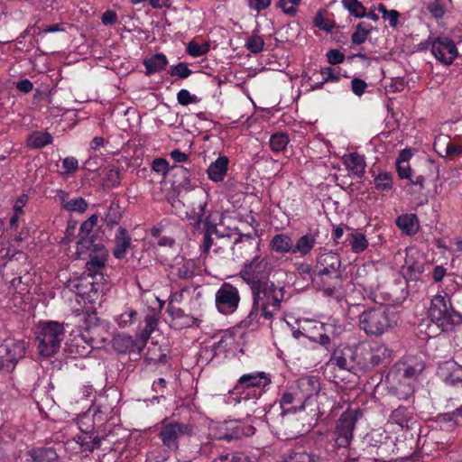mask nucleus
Listing matches in <instances>:
<instances>
[{
  "label": "nucleus",
  "mask_w": 462,
  "mask_h": 462,
  "mask_svg": "<svg viewBox=\"0 0 462 462\" xmlns=\"http://www.w3.org/2000/svg\"><path fill=\"white\" fill-rule=\"evenodd\" d=\"M63 208L68 211L82 213L87 209L88 204L82 198H76L69 200H63Z\"/></svg>",
  "instance_id": "a18cd8bd"
},
{
  "label": "nucleus",
  "mask_w": 462,
  "mask_h": 462,
  "mask_svg": "<svg viewBox=\"0 0 462 462\" xmlns=\"http://www.w3.org/2000/svg\"><path fill=\"white\" fill-rule=\"evenodd\" d=\"M320 328L324 330V333L319 334L318 337H310V339L313 342L319 343V345L325 346L328 349L331 344V338L327 334L328 330L326 328V326L324 324H320Z\"/></svg>",
  "instance_id": "864d4df0"
},
{
  "label": "nucleus",
  "mask_w": 462,
  "mask_h": 462,
  "mask_svg": "<svg viewBox=\"0 0 462 462\" xmlns=\"http://www.w3.org/2000/svg\"><path fill=\"white\" fill-rule=\"evenodd\" d=\"M366 88V82L361 79L355 78L351 81V89L358 97H361L365 92Z\"/></svg>",
  "instance_id": "6e6d98bb"
},
{
  "label": "nucleus",
  "mask_w": 462,
  "mask_h": 462,
  "mask_svg": "<svg viewBox=\"0 0 462 462\" xmlns=\"http://www.w3.org/2000/svg\"><path fill=\"white\" fill-rule=\"evenodd\" d=\"M301 0H277V6L291 16H294L297 13V7Z\"/></svg>",
  "instance_id": "09e8293b"
},
{
  "label": "nucleus",
  "mask_w": 462,
  "mask_h": 462,
  "mask_svg": "<svg viewBox=\"0 0 462 462\" xmlns=\"http://www.w3.org/2000/svg\"><path fill=\"white\" fill-rule=\"evenodd\" d=\"M428 11L436 19H441L445 14V7L441 4L440 0H434L430 3L427 6Z\"/></svg>",
  "instance_id": "3c124183"
},
{
  "label": "nucleus",
  "mask_w": 462,
  "mask_h": 462,
  "mask_svg": "<svg viewBox=\"0 0 462 462\" xmlns=\"http://www.w3.org/2000/svg\"><path fill=\"white\" fill-rule=\"evenodd\" d=\"M445 420L453 421L455 425H462V404L451 412L444 414Z\"/></svg>",
  "instance_id": "bf43d9fd"
},
{
  "label": "nucleus",
  "mask_w": 462,
  "mask_h": 462,
  "mask_svg": "<svg viewBox=\"0 0 462 462\" xmlns=\"http://www.w3.org/2000/svg\"><path fill=\"white\" fill-rule=\"evenodd\" d=\"M365 359L367 363V370H370L377 365L387 364L392 356V350L384 345H380L375 347H365Z\"/></svg>",
  "instance_id": "f3484780"
},
{
  "label": "nucleus",
  "mask_w": 462,
  "mask_h": 462,
  "mask_svg": "<svg viewBox=\"0 0 462 462\" xmlns=\"http://www.w3.org/2000/svg\"><path fill=\"white\" fill-rule=\"evenodd\" d=\"M313 23L316 27L327 32H330L335 27V23L326 19L320 11L316 14Z\"/></svg>",
  "instance_id": "de8ad7c7"
},
{
  "label": "nucleus",
  "mask_w": 462,
  "mask_h": 462,
  "mask_svg": "<svg viewBox=\"0 0 462 462\" xmlns=\"http://www.w3.org/2000/svg\"><path fill=\"white\" fill-rule=\"evenodd\" d=\"M152 168L157 173L165 176L169 171V163L165 159L157 158L152 162Z\"/></svg>",
  "instance_id": "5fc2aeb1"
},
{
  "label": "nucleus",
  "mask_w": 462,
  "mask_h": 462,
  "mask_svg": "<svg viewBox=\"0 0 462 462\" xmlns=\"http://www.w3.org/2000/svg\"><path fill=\"white\" fill-rule=\"evenodd\" d=\"M345 164L346 169L358 178H362L364 176L366 164L363 155H360L357 152L350 153L346 158Z\"/></svg>",
  "instance_id": "bb28decb"
},
{
  "label": "nucleus",
  "mask_w": 462,
  "mask_h": 462,
  "mask_svg": "<svg viewBox=\"0 0 462 462\" xmlns=\"http://www.w3.org/2000/svg\"><path fill=\"white\" fill-rule=\"evenodd\" d=\"M374 186L377 190L389 191L393 189V176L390 172H381L374 178Z\"/></svg>",
  "instance_id": "37998d69"
},
{
  "label": "nucleus",
  "mask_w": 462,
  "mask_h": 462,
  "mask_svg": "<svg viewBox=\"0 0 462 462\" xmlns=\"http://www.w3.org/2000/svg\"><path fill=\"white\" fill-rule=\"evenodd\" d=\"M270 249L277 254H293V242L287 234H277L270 241Z\"/></svg>",
  "instance_id": "b1692460"
},
{
  "label": "nucleus",
  "mask_w": 462,
  "mask_h": 462,
  "mask_svg": "<svg viewBox=\"0 0 462 462\" xmlns=\"http://www.w3.org/2000/svg\"><path fill=\"white\" fill-rule=\"evenodd\" d=\"M396 226L406 235H415L419 230V219L415 214H404L396 218Z\"/></svg>",
  "instance_id": "393cba45"
},
{
  "label": "nucleus",
  "mask_w": 462,
  "mask_h": 462,
  "mask_svg": "<svg viewBox=\"0 0 462 462\" xmlns=\"http://www.w3.org/2000/svg\"><path fill=\"white\" fill-rule=\"evenodd\" d=\"M372 31V25L366 23H359L351 36L352 42L357 45L364 43Z\"/></svg>",
  "instance_id": "a19ab883"
},
{
  "label": "nucleus",
  "mask_w": 462,
  "mask_h": 462,
  "mask_svg": "<svg viewBox=\"0 0 462 462\" xmlns=\"http://www.w3.org/2000/svg\"><path fill=\"white\" fill-rule=\"evenodd\" d=\"M396 169L398 172V176L401 179H411V169L409 163H403L402 162H396Z\"/></svg>",
  "instance_id": "680f3d73"
},
{
  "label": "nucleus",
  "mask_w": 462,
  "mask_h": 462,
  "mask_svg": "<svg viewBox=\"0 0 462 462\" xmlns=\"http://www.w3.org/2000/svg\"><path fill=\"white\" fill-rule=\"evenodd\" d=\"M429 317L442 331H450L462 322V316L453 310L450 299L439 294L431 300Z\"/></svg>",
  "instance_id": "7ed1b4c3"
},
{
  "label": "nucleus",
  "mask_w": 462,
  "mask_h": 462,
  "mask_svg": "<svg viewBox=\"0 0 462 462\" xmlns=\"http://www.w3.org/2000/svg\"><path fill=\"white\" fill-rule=\"evenodd\" d=\"M319 236V229H315L300 236L295 245H293V254H299L300 256L308 255L315 247Z\"/></svg>",
  "instance_id": "412c9836"
},
{
  "label": "nucleus",
  "mask_w": 462,
  "mask_h": 462,
  "mask_svg": "<svg viewBox=\"0 0 462 462\" xmlns=\"http://www.w3.org/2000/svg\"><path fill=\"white\" fill-rule=\"evenodd\" d=\"M349 245L353 253L360 254L368 247V241L364 234L352 232L350 234Z\"/></svg>",
  "instance_id": "ea45409f"
},
{
  "label": "nucleus",
  "mask_w": 462,
  "mask_h": 462,
  "mask_svg": "<svg viewBox=\"0 0 462 462\" xmlns=\"http://www.w3.org/2000/svg\"><path fill=\"white\" fill-rule=\"evenodd\" d=\"M305 408V402L294 385L289 387L281 396L279 405L273 404L266 411V419L273 422L283 423L289 413H295Z\"/></svg>",
  "instance_id": "423d86ee"
},
{
  "label": "nucleus",
  "mask_w": 462,
  "mask_h": 462,
  "mask_svg": "<svg viewBox=\"0 0 462 462\" xmlns=\"http://www.w3.org/2000/svg\"><path fill=\"white\" fill-rule=\"evenodd\" d=\"M251 10L260 13L271 5L272 0H247Z\"/></svg>",
  "instance_id": "052dcab7"
},
{
  "label": "nucleus",
  "mask_w": 462,
  "mask_h": 462,
  "mask_svg": "<svg viewBox=\"0 0 462 462\" xmlns=\"http://www.w3.org/2000/svg\"><path fill=\"white\" fill-rule=\"evenodd\" d=\"M252 308L248 315L240 322V327L248 328L260 324L261 319L270 320L281 310L284 298V288L277 287L273 282L263 281L250 287Z\"/></svg>",
  "instance_id": "f257e3e1"
},
{
  "label": "nucleus",
  "mask_w": 462,
  "mask_h": 462,
  "mask_svg": "<svg viewBox=\"0 0 462 462\" xmlns=\"http://www.w3.org/2000/svg\"><path fill=\"white\" fill-rule=\"evenodd\" d=\"M131 238L125 228L119 227L115 236L114 255L121 259L125 257L130 246Z\"/></svg>",
  "instance_id": "a878e982"
},
{
  "label": "nucleus",
  "mask_w": 462,
  "mask_h": 462,
  "mask_svg": "<svg viewBox=\"0 0 462 462\" xmlns=\"http://www.w3.org/2000/svg\"><path fill=\"white\" fill-rule=\"evenodd\" d=\"M390 392L399 400H408L414 393V383L402 379L390 387Z\"/></svg>",
  "instance_id": "2f4dec72"
},
{
  "label": "nucleus",
  "mask_w": 462,
  "mask_h": 462,
  "mask_svg": "<svg viewBox=\"0 0 462 462\" xmlns=\"http://www.w3.org/2000/svg\"><path fill=\"white\" fill-rule=\"evenodd\" d=\"M64 337L65 331L62 324L55 321L42 324L37 337L38 351L41 356L48 358L58 353Z\"/></svg>",
  "instance_id": "20e7f679"
},
{
  "label": "nucleus",
  "mask_w": 462,
  "mask_h": 462,
  "mask_svg": "<svg viewBox=\"0 0 462 462\" xmlns=\"http://www.w3.org/2000/svg\"><path fill=\"white\" fill-rule=\"evenodd\" d=\"M272 383L271 376L264 372H254L243 374L237 381L232 390V393H244L243 399L247 400L249 395L254 398H260L264 392V388Z\"/></svg>",
  "instance_id": "0eeeda50"
},
{
  "label": "nucleus",
  "mask_w": 462,
  "mask_h": 462,
  "mask_svg": "<svg viewBox=\"0 0 462 462\" xmlns=\"http://www.w3.org/2000/svg\"><path fill=\"white\" fill-rule=\"evenodd\" d=\"M240 300L238 289L231 283L224 282L216 292L215 305L221 314L229 315L237 310Z\"/></svg>",
  "instance_id": "9b49d317"
},
{
  "label": "nucleus",
  "mask_w": 462,
  "mask_h": 462,
  "mask_svg": "<svg viewBox=\"0 0 462 462\" xmlns=\"http://www.w3.org/2000/svg\"><path fill=\"white\" fill-rule=\"evenodd\" d=\"M356 421L357 412L356 411H346L340 415L333 432L337 447L346 448L350 445Z\"/></svg>",
  "instance_id": "9d476101"
},
{
  "label": "nucleus",
  "mask_w": 462,
  "mask_h": 462,
  "mask_svg": "<svg viewBox=\"0 0 462 462\" xmlns=\"http://www.w3.org/2000/svg\"><path fill=\"white\" fill-rule=\"evenodd\" d=\"M177 98L179 103L183 106L199 102V98L196 96L191 95L187 89L180 90L177 95Z\"/></svg>",
  "instance_id": "603ef678"
},
{
  "label": "nucleus",
  "mask_w": 462,
  "mask_h": 462,
  "mask_svg": "<svg viewBox=\"0 0 462 462\" xmlns=\"http://www.w3.org/2000/svg\"><path fill=\"white\" fill-rule=\"evenodd\" d=\"M79 429L86 434L91 433L94 430L95 422L90 411L79 415L77 419Z\"/></svg>",
  "instance_id": "c03bdc74"
},
{
  "label": "nucleus",
  "mask_w": 462,
  "mask_h": 462,
  "mask_svg": "<svg viewBox=\"0 0 462 462\" xmlns=\"http://www.w3.org/2000/svg\"><path fill=\"white\" fill-rule=\"evenodd\" d=\"M26 343L23 340L7 338L0 345V372L9 373L23 358Z\"/></svg>",
  "instance_id": "6e6552de"
},
{
  "label": "nucleus",
  "mask_w": 462,
  "mask_h": 462,
  "mask_svg": "<svg viewBox=\"0 0 462 462\" xmlns=\"http://www.w3.org/2000/svg\"><path fill=\"white\" fill-rule=\"evenodd\" d=\"M390 316V311L384 307L368 309L359 315V328L367 336H382L393 326Z\"/></svg>",
  "instance_id": "39448f33"
},
{
  "label": "nucleus",
  "mask_w": 462,
  "mask_h": 462,
  "mask_svg": "<svg viewBox=\"0 0 462 462\" xmlns=\"http://www.w3.org/2000/svg\"><path fill=\"white\" fill-rule=\"evenodd\" d=\"M437 374L447 384L462 383V365L454 360H448L440 364Z\"/></svg>",
  "instance_id": "2eb2a0df"
},
{
  "label": "nucleus",
  "mask_w": 462,
  "mask_h": 462,
  "mask_svg": "<svg viewBox=\"0 0 462 462\" xmlns=\"http://www.w3.org/2000/svg\"><path fill=\"white\" fill-rule=\"evenodd\" d=\"M52 142V137L48 132H33L27 138V145L33 149L42 148Z\"/></svg>",
  "instance_id": "c9c22d12"
},
{
  "label": "nucleus",
  "mask_w": 462,
  "mask_h": 462,
  "mask_svg": "<svg viewBox=\"0 0 462 462\" xmlns=\"http://www.w3.org/2000/svg\"><path fill=\"white\" fill-rule=\"evenodd\" d=\"M136 319L137 311L131 308L126 309L124 312L116 315L114 318L115 322L121 328L131 326Z\"/></svg>",
  "instance_id": "58836bf2"
},
{
  "label": "nucleus",
  "mask_w": 462,
  "mask_h": 462,
  "mask_svg": "<svg viewBox=\"0 0 462 462\" xmlns=\"http://www.w3.org/2000/svg\"><path fill=\"white\" fill-rule=\"evenodd\" d=\"M228 164L227 156H219L207 170L208 179L214 182L223 181L228 171Z\"/></svg>",
  "instance_id": "4be33fe9"
},
{
  "label": "nucleus",
  "mask_w": 462,
  "mask_h": 462,
  "mask_svg": "<svg viewBox=\"0 0 462 462\" xmlns=\"http://www.w3.org/2000/svg\"><path fill=\"white\" fill-rule=\"evenodd\" d=\"M233 341V337L226 331H218L204 339V359L213 358L220 353H225Z\"/></svg>",
  "instance_id": "4468645a"
},
{
  "label": "nucleus",
  "mask_w": 462,
  "mask_h": 462,
  "mask_svg": "<svg viewBox=\"0 0 462 462\" xmlns=\"http://www.w3.org/2000/svg\"><path fill=\"white\" fill-rule=\"evenodd\" d=\"M446 154L449 157H456L462 154V147L455 143L449 142L446 147Z\"/></svg>",
  "instance_id": "0e129e2a"
},
{
  "label": "nucleus",
  "mask_w": 462,
  "mask_h": 462,
  "mask_svg": "<svg viewBox=\"0 0 462 462\" xmlns=\"http://www.w3.org/2000/svg\"><path fill=\"white\" fill-rule=\"evenodd\" d=\"M191 69H189L188 64L180 62L175 66L171 67L169 73L172 77H178L180 79H187L191 74Z\"/></svg>",
  "instance_id": "8fccbe9b"
},
{
  "label": "nucleus",
  "mask_w": 462,
  "mask_h": 462,
  "mask_svg": "<svg viewBox=\"0 0 462 462\" xmlns=\"http://www.w3.org/2000/svg\"><path fill=\"white\" fill-rule=\"evenodd\" d=\"M207 426L208 433L207 438L209 439H224L226 440V434L225 431V421H214L210 419L204 420V427Z\"/></svg>",
  "instance_id": "72a5a7b5"
},
{
  "label": "nucleus",
  "mask_w": 462,
  "mask_h": 462,
  "mask_svg": "<svg viewBox=\"0 0 462 462\" xmlns=\"http://www.w3.org/2000/svg\"><path fill=\"white\" fill-rule=\"evenodd\" d=\"M246 49L254 54L261 52L264 47V41L259 35H252L245 42Z\"/></svg>",
  "instance_id": "49530a36"
},
{
  "label": "nucleus",
  "mask_w": 462,
  "mask_h": 462,
  "mask_svg": "<svg viewBox=\"0 0 462 462\" xmlns=\"http://www.w3.org/2000/svg\"><path fill=\"white\" fill-rule=\"evenodd\" d=\"M402 373L401 374V379L414 382L416 381L419 374L424 370L425 365L422 362H415L414 364H404Z\"/></svg>",
  "instance_id": "e433bc0d"
},
{
  "label": "nucleus",
  "mask_w": 462,
  "mask_h": 462,
  "mask_svg": "<svg viewBox=\"0 0 462 462\" xmlns=\"http://www.w3.org/2000/svg\"><path fill=\"white\" fill-rule=\"evenodd\" d=\"M315 268L312 282H316L327 296H333L341 282L340 271H332L330 268L321 265L320 267L315 266Z\"/></svg>",
  "instance_id": "f8f14e48"
},
{
  "label": "nucleus",
  "mask_w": 462,
  "mask_h": 462,
  "mask_svg": "<svg viewBox=\"0 0 462 462\" xmlns=\"http://www.w3.org/2000/svg\"><path fill=\"white\" fill-rule=\"evenodd\" d=\"M117 15L112 10L106 11L101 17V21L105 25L113 24L116 22Z\"/></svg>",
  "instance_id": "774afa93"
},
{
  "label": "nucleus",
  "mask_w": 462,
  "mask_h": 462,
  "mask_svg": "<svg viewBox=\"0 0 462 462\" xmlns=\"http://www.w3.org/2000/svg\"><path fill=\"white\" fill-rule=\"evenodd\" d=\"M186 430L187 427L184 425L170 423L162 428L160 438L165 446L170 448H176L179 437L184 434Z\"/></svg>",
  "instance_id": "aec40b11"
},
{
  "label": "nucleus",
  "mask_w": 462,
  "mask_h": 462,
  "mask_svg": "<svg viewBox=\"0 0 462 462\" xmlns=\"http://www.w3.org/2000/svg\"><path fill=\"white\" fill-rule=\"evenodd\" d=\"M28 201V197L25 194L21 195L14 204V212L23 215V208Z\"/></svg>",
  "instance_id": "338daca9"
},
{
  "label": "nucleus",
  "mask_w": 462,
  "mask_h": 462,
  "mask_svg": "<svg viewBox=\"0 0 462 462\" xmlns=\"http://www.w3.org/2000/svg\"><path fill=\"white\" fill-rule=\"evenodd\" d=\"M224 430L226 433V441L252 436L255 431V429L253 426L247 425L241 420H226Z\"/></svg>",
  "instance_id": "a211bd4d"
},
{
  "label": "nucleus",
  "mask_w": 462,
  "mask_h": 462,
  "mask_svg": "<svg viewBox=\"0 0 462 462\" xmlns=\"http://www.w3.org/2000/svg\"><path fill=\"white\" fill-rule=\"evenodd\" d=\"M326 56H327L328 63H330L331 65L340 64L345 60L344 54L341 51H339L338 50H335V49L329 50L327 52Z\"/></svg>",
  "instance_id": "4d7b16f0"
},
{
  "label": "nucleus",
  "mask_w": 462,
  "mask_h": 462,
  "mask_svg": "<svg viewBox=\"0 0 462 462\" xmlns=\"http://www.w3.org/2000/svg\"><path fill=\"white\" fill-rule=\"evenodd\" d=\"M120 173L116 169H110L106 173V182L108 185L116 186L119 183Z\"/></svg>",
  "instance_id": "69168bd1"
},
{
  "label": "nucleus",
  "mask_w": 462,
  "mask_h": 462,
  "mask_svg": "<svg viewBox=\"0 0 462 462\" xmlns=\"http://www.w3.org/2000/svg\"><path fill=\"white\" fill-rule=\"evenodd\" d=\"M23 462H59L58 455L52 448H33L23 457Z\"/></svg>",
  "instance_id": "5701e85b"
},
{
  "label": "nucleus",
  "mask_w": 462,
  "mask_h": 462,
  "mask_svg": "<svg viewBox=\"0 0 462 462\" xmlns=\"http://www.w3.org/2000/svg\"><path fill=\"white\" fill-rule=\"evenodd\" d=\"M289 142V135L281 132L271 135L269 144L273 152H281L286 149Z\"/></svg>",
  "instance_id": "4c0bfd02"
},
{
  "label": "nucleus",
  "mask_w": 462,
  "mask_h": 462,
  "mask_svg": "<svg viewBox=\"0 0 462 462\" xmlns=\"http://www.w3.org/2000/svg\"><path fill=\"white\" fill-rule=\"evenodd\" d=\"M344 7L356 18H363L366 15V9L358 0H342Z\"/></svg>",
  "instance_id": "79ce46f5"
},
{
  "label": "nucleus",
  "mask_w": 462,
  "mask_h": 462,
  "mask_svg": "<svg viewBox=\"0 0 462 462\" xmlns=\"http://www.w3.org/2000/svg\"><path fill=\"white\" fill-rule=\"evenodd\" d=\"M365 346H339L334 349L328 365L337 366L340 370L348 371L354 374L367 371Z\"/></svg>",
  "instance_id": "f03ea898"
},
{
  "label": "nucleus",
  "mask_w": 462,
  "mask_h": 462,
  "mask_svg": "<svg viewBox=\"0 0 462 462\" xmlns=\"http://www.w3.org/2000/svg\"><path fill=\"white\" fill-rule=\"evenodd\" d=\"M68 288L75 294L84 297L94 290V284L89 281V277H80L70 279L68 282Z\"/></svg>",
  "instance_id": "cd10ccee"
},
{
  "label": "nucleus",
  "mask_w": 462,
  "mask_h": 462,
  "mask_svg": "<svg viewBox=\"0 0 462 462\" xmlns=\"http://www.w3.org/2000/svg\"><path fill=\"white\" fill-rule=\"evenodd\" d=\"M158 319V315L155 313L147 315L144 319L143 327L139 328V332L136 334V337L140 339L143 346L146 345V342L152 333L156 329Z\"/></svg>",
  "instance_id": "c85d7f7f"
},
{
  "label": "nucleus",
  "mask_w": 462,
  "mask_h": 462,
  "mask_svg": "<svg viewBox=\"0 0 462 462\" xmlns=\"http://www.w3.org/2000/svg\"><path fill=\"white\" fill-rule=\"evenodd\" d=\"M404 274L411 281H418L420 274L424 272V263L420 261H415L411 256L405 259V265L402 267Z\"/></svg>",
  "instance_id": "7c9ffc66"
},
{
  "label": "nucleus",
  "mask_w": 462,
  "mask_h": 462,
  "mask_svg": "<svg viewBox=\"0 0 462 462\" xmlns=\"http://www.w3.org/2000/svg\"><path fill=\"white\" fill-rule=\"evenodd\" d=\"M62 167L66 173L75 171L79 167V162L74 157H66L62 162Z\"/></svg>",
  "instance_id": "e2e57ef3"
},
{
  "label": "nucleus",
  "mask_w": 462,
  "mask_h": 462,
  "mask_svg": "<svg viewBox=\"0 0 462 462\" xmlns=\"http://www.w3.org/2000/svg\"><path fill=\"white\" fill-rule=\"evenodd\" d=\"M294 387L302 395V400L306 402L310 398L319 393L320 383L316 376H305L300 378L294 384Z\"/></svg>",
  "instance_id": "6ab92c4d"
},
{
  "label": "nucleus",
  "mask_w": 462,
  "mask_h": 462,
  "mask_svg": "<svg viewBox=\"0 0 462 462\" xmlns=\"http://www.w3.org/2000/svg\"><path fill=\"white\" fill-rule=\"evenodd\" d=\"M426 44L438 61L445 66L451 65L458 55L455 42L448 36L430 37Z\"/></svg>",
  "instance_id": "1a4fd4ad"
},
{
  "label": "nucleus",
  "mask_w": 462,
  "mask_h": 462,
  "mask_svg": "<svg viewBox=\"0 0 462 462\" xmlns=\"http://www.w3.org/2000/svg\"><path fill=\"white\" fill-rule=\"evenodd\" d=\"M113 348L122 354L136 352L140 354L143 349V345L139 338L134 339L132 336L126 334H118L112 340Z\"/></svg>",
  "instance_id": "dca6fc26"
},
{
  "label": "nucleus",
  "mask_w": 462,
  "mask_h": 462,
  "mask_svg": "<svg viewBox=\"0 0 462 462\" xmlns=\"http://www.w3.org/2000/svg\"><path fill=\"white\" fill-rule=\"evenodd\" d=\"M266 263L260 255H255L250 262H246L241 271L240 276L242 279L252 287L263 281H267L268 275L265 273Z\"/></svg>",
  "instance_id": "ddd939ff"
},
{
  "label": "nucleus",
  "mask_w": 462,
  "mask_h": 462,
  "mask_svg": "<svg viewBox=\"0 0 462 462\" xmlns=\"http://www.w3.org/2000/svg\"><path fill=\"white\" fill-rule=\"evenodd\" d=\"M320 265L328 267L332 271H339L341 266L340 256L334 252L321 254L317 259L316 267H320Z\"/></svg>",
  "instance_id": "f704fd0d"
},
{
  "label": "nucleus",
  "mask_w": 462,
  "mask_h": 462,
  "mask_svg": "<svg viewBox=\"0 0 462 462\" xmlns=\"http://www.w3.org/2000/svg\"><path fill=\"white\" fill-rule=\"evenodd\" d=\"M168 63L164 54L157 53L144 60L143 65L147 74L151 75L162 70Z\"/></svg>",
  "instance_id": "473e14b6"
},
{
  "label": "nucleus",
  "mask_w": 462,
  "mask_h": 462,
  "mask_svg": "<svg viewBox=\"0 0 462 462\" xmlns=\"http://www.w3.org/2000/svg\"><path fill=\"white\" fill-rule=\"evenodd\" d=\"M412 414L408 408L399 406L392 411L390 421L399 425L402 429H409V423L413 419Z\"/></svg>",
  "instance_id": "c756f323"
},
{
  "label": "nucleus",
  "mask_w": 462,
  "mask_h": 462,
  "mask_svg": "<svg viewBox=\"0 0 462 462\" xmlns=\"http://www.w3.org/2000/svg\"><path fill=\"white\" fill-rule=\"evenodd\" d=\"M320 74L325 82H337L340 80V75L338 73L336 74L331 67L322 68Z\"/></svg>",
  "instance_id": "13d9d810"
}]
</instances>
